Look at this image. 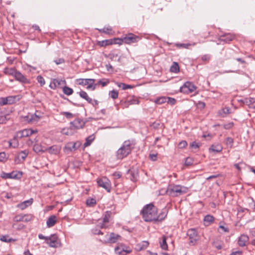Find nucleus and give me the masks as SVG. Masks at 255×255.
Wrapping results in <instances>:
<instances>
[{
  "instance_id": "nucleus-1",
  "label": "nucleus",
  "mask_w": 255,
  "mask_h": 255,
  "mask_svg": "<svg viewBox=\"0 0 255 255\" xmlns=\"http://www.w3.org/2000/svg\"><path fill=\"white\" fill-rule=\"evenodd\" d=\"M141 213L145 222H153L157 217V208L153 204L150 203L144 206Z\"/></svg>"
},
{
  "instance_id": "nucleus-2",
  "label": "nucleus",
  "mask_w": 255,
  "mask_h": 255,
  "mask_svg": "<svg viewBox=\"0 0 255 255\" xmlns=\"http://www.w3.org/2000/svg\"><path fill=\"white\" fill-rule=\"evenodd\" d=\"M133 145L134 144H133L132 141L130 140L125 141L122 146L117 151L116 155L117 158L122 159L128 155L133 148Z\"/></svg>"
},
{
  "instance_id": "nucleus-3",
  "label": "nucleus",
  "mask_w": 255,
  "mask_h": 255,
  "mask_svg": "<svg viewBox=\"0 0 255 255\" xmlns=\"http://www.w3.org/2000/svg\"><path fill=\"white\" fill-rule=\"evenodd\" d=\"M187 188L179 185H170L167 189V192L170 196L177 197L186 193Z\"/></svg>"
},
{
  "instance_id": "nucleus-4",
  "label": "nucleus",
  "mask_w": 255,
  "mask_h": 255,
  "mask_svg": "<svg viewBox=\"0 0 255 255\" xmlns=\"http://www.w3.org/2000/svg\"><path fill=\"white\" fill-rule=\"evenodd\" d=\"M141 39V38L133 33H129L123 37V41L126 44H130L137 42Z\"/></svg>"
},
{
  "instance_id": "nucleus-5",
  "label": "nucleus",
  "mask_w": 255,
  "mask_h": 255,
  "mask_svg": "<svg viewBox=\"0 0 255 255\" xmlns=\"http://www.w3.org/2000/svg\"><path fill=\"white\" fill-rule=\"evenodd\" d=\"M22 172L19 171H12L10 173L2 172L0 174V177L3 179H17L21 178Z\"/></svg>"
},
{
  "instance_id": "nucleus-6",
  "label": "nucleus",
  "mask_w": 255,
  "mask_h": 255,
  "mask_svg": "<svg viewBox=\"0 0 255 255\" xmlns=\"http://www.w3.org/2000/svg\"><path fill=\"white\" fill-rule=\"evenodd\" d=\"M98 186L105 189L108 192L111 190V184L110 180L106 177H102L97 180Z\"/></svg>"
},
{
  "instance_id": "nucleus-7",
  "label": "nucleus",
  "mask_w": 255,
  "mask_h": 255,
  "mask_svg": "<svg viewBox=\"0 0 255 255\" xmlns=\"http://www.w3.org/2000/svg\"><path fill=\"white\" fill-rule=\"evenodd\" d=\"M37 131L36 130H32L31 129H24L23 130L19 131L16 133L17 137L19 138L29 136L33 133H36Z\"/></svg>"
},
{
  "instance_id": "nucleus-8",
  "label": "nucleus",
  "mask_w": 255,
  "mask_h": 255,
  "mask_svg": "<svg viewBox=\"0 0 255 255\" xmlns=\"http://www.w3.org/2000/svg\"><path fill=\"white\" fill-rule=\"evenodd\" d=\"M187 235L189 238L190 243L192 244H194L199 239L197 232L194 229H189L187 231Z\"/></svg>"
},
{
  "instance_id": "nucleus-9",
  "label": "nucleus",
  "mask_w": 255,
  "mask_h": 255,
  "mask_svg": "<svg viewBox=\"0 0 255 255\" xmlns=\"http://www.w3.org/2000/svg\"><path fill=\"white\" fill-rule=\"evenodd\" d=\"M113 214H115V213H113L111 211H107L105 212L104 217L103 220V223H99V226H100V228H106L107 227V226H106V224L109 222L110 219Z\"/></svg>"
},
{
  "instance_id": "nucleus-10",
  "label": "nucleus",
  "mask_w": 255,
  "mask_h": 255,
  "mask_svg": "<svg viewBox=\"0 0 255 255\" xmlns=\"http://www.w3.org/2000/svg\"><path fill=\"white\" fill-rule=\"evenodd\" d=\"M71 128L74 129H79L82 128L85 125V122L80 119H77L74 121L70 122Z\"/></svg>"
},
{
  "instance_id": "nucleus-11",
  "label": "nucleus",
  "mask_w": 255,
  "mask_h": 255,
  "mask_svg": "<svg viewBox=\"0 0 255 255\" xmlns=\"http://www.w3.org/2000/svg\"><path fill=\"white\" fill-rule=\"evenodd\" d=\"M187 89L190 93L194 91L196 89V87L190 82H186L184 83V85L181 87L180 90L181 92L185 91L184 90Z\"/></svg>"
},
{
  "instance_id": "nucleus-12",
  "label": "nucleus",
  "mask_w": 255,
  "mask_h": 255,
  "mask_svg": "<svg viewBox=\"0 0 255 255\" xmlns=\"http://www.w3.org/2000/svg\"><path fill=\"white\" fill-rule=\"evenodd\" d=\"M14 77L16 80L22 83L28 84L30 83V81L18 71H17Z\"/></svg>"
},
{
  "instance_id": "nucleus-13",
  "label": "nucleus",
  "mask_w": 255,
  "mask_h": 255,
  "mask_svg": "<svg viewBox=\"0 0 255 255\" xmlns=\"http://www.w3.org/2000/svg\"><path fill=\"white\" fill-rule=\"evenodd\" d=\"M235 38L234 35L231 33H226L220 36L219 40L221 41H223L226 43H228L232 41Z\"/></svg>"
},
{
  "instance_id": "nucleus-14",
  "label": "nucleus",
  "mask_w": 255,
  "mask_h": 255,
  "mask_svg": "<svg viewBox=\"0 0 255 255\" xmlns=\"http://www.w3.org/2000/svg\"><path fill=\"white\" fill-rule=\"evenodd\" d=\"M120 250H121V247H117L115 248V252L116 254L120 255H127V254H129L131 252V250L129 247L125 246H123L122 251H120Z\"/></svg>"
},
{
  "instance_id": "nucleus-15",
  "label": "nucleus",
  "mask_w": 255,
  "mask_h": 255,
  "mask_svg": "<svg viewBox=\"0 0 255 255\" xmlns=\"http://www.w3.org/2000/svg\"><path fill=\"white\" fill-rule=\"evenodd\" d=\"M75 144L74 142H69L67 143L64 149V152L67 154H69V153L73 152L76 150Z\"/></svg>"
},
{
  "instance_id": "nucleus-16",
  "label": "nucleus",
  "mask_w": 255,
  "mask_h": 255,
  "mask_svg": "<svg viewBox=\"0 0 255 255\" xmlns=\"http://www.w3.org/2000/svg\"><path fill=\"white\" fill-rule=\"evenodd\" d=\"M63 83V84H66V81L65 80H59V79H53L52 82L50 83V85H49V87L52 89H56L57 87H59L61 84Z\"/></svg>"
},
{
  "instance_id": "nucleus-17",
  "label": "nucleus",
  "mask_w": 255,
  "mask_h": 255,
  "mask_svg": "<svg viewBox=\"0 0 255 255\" xmlns=\"http://www.w3.org/2000/svg\"><path fill=\"white\" fill-rule=\"evenodd\" d=\"M61 150V147L59 145H54L49 147L46 148L45 151H48L50 154H58Z\"/></svg>"
},
{
  "instance_id": "nucleus-18",
  "label": "nucleus",
  "mask_w": 255,
  "mask_h": 255,
  "mask_svg": "<svg viewBox=\"0 0 255 255\" xmlns=\"http://www.w3.org/2000/svg\"><path fill=\"white\" fill-rule=\"evenodd\" d=\"M33 203V199L31 198L29 200L24 201L17 205V207L21 210H24L27 207L30 206Z\"/></svg>"
},
{
  "instance_id": "nucleus-19",
  "label": "nucleus",
  "mask_w": 255,
  "mask_h": 255,
  "mask_svg": "<svg viewBox=\"0 0 255 255\" xmlns=\"http://www.w3.org/2000/svg\"><path fill=\"white\" fill-rule=\"evenodd\" d=\"M249 237L246 235H242L238 239V244L240 247H244L249 241Z\"/></svg>"
},
{
  "instance_id": "nucleus-20",
  "label": "nucleus",
  "mask_w": 255,
  "mask_h": 255,
  "mask_svg": "<svg viewBox=\"0 0 255 255\" xmlns=\"http://www.w3.org/2000/svg\"><path fill=\"white\" fill-rule=\"evenodd\" d=\"M57 238L54 235H51L50 237H48L46 241V243L49 245L50 247H56L55 243L57 241Z\"/></svg>"
},
{
  "instance_id": "nucleus-21",
  "label": "nucleus",
  "mask_w": 255,
  "mask_h": 255,
  "mask_svg": "<svg viewBox=\"0 0 255 255\" xmlns=\"http://www.w3.org/2000/svg\"><path fill=\"white\" fill-rule=\"evenodd\" d=\"M57 222V217L55 215L50 216L46 221L47 226L50 228L54 226Z\"/></svg>"
},
{
  "instance_id": "nucleus-22",
  "label": "nucleus",
  "mask_w": 255,
  "mask_h": 255,
  "mask_svg": "<svg viewBox=\"0 0 255 255\" xmlns=\"http://www.w3.org/2000/svg\"><path fill=\"white\" fill-rule=\"evenodd\" d=\"M25 121L29 123L37 122L40 119V117L37 116L36 114H29L24 117Z\"/></svg>"
},
{
  "instance_id": "nucleus-23",
  "label": "nucleus",
  "mask_w": 255,
  "mask_h": 255,
  "mask_svg": "<svg viewBox=\"0 0 255 255\" xmlns=\"http://www.w3.org/2000/svg\"><path fill=\"white\" fill-rule=\"evenodd\" d=\"M121 236L118 234H116L114 233H110V238L107 240V242H109V243H115L117 242Z\"/></svg>"
},
{
  "instance_id": "nucleus-24",
  "label": "nucleus",
  "mask_w": 255,
  "mask_h": 255,
  "mask_svg": "<svg viewBox=\"0 0 255 255\" xmlns=\"http://www.w3.org/2000/svg\"><path fill=\"white\" fill-rule=\"evenodd\" d=\"M77 81L79 85L86 86L90 82H95V80L94 79H79L77 80Z\"/></svg>"
},
{
  "instance_id": "nucleus-25",
  "label": "nucleus",
  "mask_w": 255,
  "mask_h": 255,
  "mask_svg": "<svg viewBox=\"0 0 255 255\" xmlns=\"http://www.w3.org/2000/svg\"><path fill=\"white\" fill-rule=\"evenodd\" d=\"M245 103L251 108L255 109V98H249L245 100Z\"/></svg>"
},
{
  "instance_id": "nucleus-26",
  "label": "nucleus",
  "mask_w": 255,
  "mask_h": 255,
  "mask_svg": "<svg viewBox=\"0 0 255 255\" xmlns=\"http://www.w3.org/2000/svg\"><path fill=\"white\" fill-rule=\"evenodd\" d=\"M17 70L14 68H5L3 70V72L5 74L8 75H11L12 76H14Z\"/></svg>"
},
{
  "instance_id": "nucleus-27",
  "label": "nucleus",
  "mask_w": 255,
  "mask_h": 255,
  "mask_svg": "<svg viewBox=\"0 0 255 255\" xmlns=\"http://www.w3.org/2000/svg\"><path fill=\"white\" fill-rule=\"evenodd\" d=\"M148 245L149 243L147 241H143L136 246V249L139 251L144 250L148 247Z\"/></svg>"
},
{
  "instance_id": "nucleus-28",
  "label": "nucleus",
  "mask_w": 255,
  "mask_h": 255,
  "mask_svg": "<svg viewBox=\"0 0 255 255\" xmlns=\"http://www.w3.org/2000/svg\"><path fill=\"white\" fill-rule=\"evenodd\" d=\"M45 147H42L40 144L35 143L33 145V150L37 152H44L45 151Z\"/></svg>"
},
{
  "instance_id": "nucleus-29",
  "label": "nucleus",
  "mask_w": 255,
  "mask_h": 255,
  "mask_svg": "<svg viewBox=\"0 0 255 255\" xmlns=\"http://www.w3.org/2000/svg\"><path fill=\"white\" fill-rule=\"evenodd\" d=\"M139 100L138 99H136L134 98H132V99H130L127 101L125 103V107L126 108H128L129 105H134L139 104Z\"/></svg>"
},
{
  "instance_id": "nucleus-30",
  "label": "nucleus",
  "mask_w": 255,
  "mask_h": 255,
  "mask_svg": "<svg viewBox=\"0 0 255 255\" xmlns=\"http://www.w3.org/2000/svg\"><path fill=\"white\" fill-rule=\"evenodd\" d=\"M167 212L166 210L162 211L159 215L157 214V217L155 219V221H162L167 216Z\"/></svg>"
},
{
  "instance_id": "nucleus-31",
  "label": "nucleus",
  "mask_w": 255,
  "mask_h": 255,
  "mask_svg": "<svg viewBox=\"0 0 255 255\" xmlns=\"http://www.w3.org/2000/svg\"><path fill=\"white\" fill-rule=\"evenodd\" d=\"M95 137L94 134H92L88 136L86 139V142L84 144V147H87L89 146L91 143L94 140Z\"/></svg>"
},
{
  "instance_id": "nucleus-32",
  "label": "nucleus",
  "mask_w": 255,
  "mask_h": 255,
  "mask_svg": "<svg viewBox=\"0 0 255 255\" xmlns=\"http://www.w3.org/2000/svg\"><path fill=\"white\" fill-rule=\"evenodd\" d=\"M223 148L220 144L212 145L209 148L210 150H212L215 152H219L222 151Z\"/></svg>"
},
{
  "instance_id": "nucleus-33",
  "label": "nucleus",
  "mask_w": 255,
  "mask_h": 255,
  "mask_svg": "<svg viewBox=\"0 0 255 255\" xmlns=\"http://www.w3.org/2000/svg\"><path fill=\"white\" fill-rule=\"evenodd\" d=\"M160 247L164 250H167L168 246L166 243V238L165 236L162 237V240L160 242Z\"/></svg>"
},
{
  "instance_id": "nucleus-34",
  "label": "nucleus",
  "mask_w": 255,
  "mask_h": 255,
  "mask_svg": "<svg viewBox=\"0 0 255 255\" xmlns=\"http://www.w3.org/2000/svg\"><path fill=\"white\" fill-rule=\"evenodd\" d=\"M170 70L171 72L177 73L179 71V67L178 64L174 62L171 66Z\"/></svg>"
},
{
  "instance_id": "nucleus-35",
  "label": "nucleus",
  "mask_w": 255,
  "mask_h": 255,
  "mask_svg": "<svg viewBox=\"0 0 255 255\" xmlns=\"http://www.w3.org/2000/svg\"><path fill=\"white\" fill-rule=\"evenodd\" d=\"M113 43V42L112 39H107L99 42V45L100 46H106L107 45H111Z\"/></svg>"
},
{
  "instance_id": "nucleus-36",
  "label": "nucleus",
  "mask_w": 255,
  "mask_h": 255,
  "mask_svg": "<svg viewBox=\"0 0 255 255\" xmlns=\"http://www.w3.org/2000/svg\"><path fill=\"white\" fill-rule=\"evenodd\" d=\"M117 85L119 87L122 88L123 90H126L128 89H131L132 88V86L130 85H127L123 83L117 82Z\"/></svg>"
},
{
  "instance_id": "nucleus-37",
  "label": "nucleus",
  "mask_w": 255,
  "mask_h": 255,
  "mask_svg": "<svg viewBox=\"0 0 255 255\" xmlns=\"http://www.w3.org/2000/svg\"><path fill=\"white\" fill-rule=\"evenodd\" d=\"M63 92L65 95L67 96H70L73 93V89L66 86L63 88Z\"/></svg>"
},
{
  "instance_id": "nucleus-38",
  "label": "nucleus",
  "mask_w": 255,
  "mask_h": 255,
  "mask_svg": "<svg viewBox=\"0 0 255 255\" xmlns=\"http://www.w3.org/2000/svg\"><path fill=\"white\" fill-rule=\"evenodd\" d=\"M79 96H80L81 98L85 99V100H86L88 102H89V101H90V100L91 99V98H90L88 96V95L87 94V93L85 92V91H81L79 93Z\"/></svg>"
},
{
  "instance_id": "nucleus-39",
  "label": "nucleus",
  "mask_w": 255,
  "mask_h": 255,
  "mask_svg": "<svg viewBox=\"0 0 255 255\" xmlns=\"http://www.w3.org/2000/svg\"><path fill=\"white\" fill-rule=\"evenodd\" d=\"M18 137H17V135L15 134L13 138L11 139L12 143H13V148H17L19 146V141L18 140Z\"/></svg>"
},
{
  "instance_id": "nucleus-40",
  "label": "nucleus",
  "mask_w": 255,
  "mask_h": 255,
  "mask_svg": "<svg viewBox=\"0 0 255 255\" xmlns=\"http://www.w3.org/2000/svg\"><path fill=\"white\" fill-rule=\"evenodd\" d=\"M18 96H8L6 97V99H7V104H12L15 103Z\"/></svg>"
},
{
  "instance_id": "nucleus-41",
  "label": "nucleus",
  "mask_w": 255,
  "mask_h": 255,
  "mask_svg": "<svg viewBox=\"0 0 255 255\" xmlns=\"http://www.w3.org/2000/svg\"><path fill=\"white\" fill-rule=\"evenodd\" d=\"M166 97H161L156 98L154 100V102L157 104L160 105L164 103H166Z\"/></svg>"
},
{
  "instance_id": "nucleus-42",
  "label": "nucleus",
  "mask_w": 255,
  "mask_h": 255,
  "mask_svg": "<svg viewBox=\"0 0 255 255\" xmlns=\"http://www.w3.org/2000/svg\"><path fill=\"white\" fill-rule=\"evenodd\" d=\"M28 154V152L26 150L21 151L18 154V158H21L24 160Z\"/></svg>"
},
{
  "instance_id": "nucleus-43",
  "label": "nucleus",
  "mask_w": 255,
  "mask_h": 255,
  "mask_svg": "<svg viewBox=\"0 0 255 255\" xmlns=\"http://www.w3.org/2000/svg\"><path fill=\"white\" fill-rule=\"evenodd\" d=\"M0 240L2 242H5V243H10L12 241H14V240H13V239H12L11 238H9V236H7V235H2V236H1L0 237Z\"/></svg>"
},
{
  "instance_id": "nucleus-44",
  "label": "nucleus",
  "mask_w": 255,
  "mask_h": 255,
  "mask_svg": "<svg viewBox=\"0 0 255 255\" xmlns=\"http://www.w3.org/2000/svg\"><path fill=\"white\" fill-rule=\"evenodd\" d=\"M110 81L108 79H100L98 81L97 85H101L103 87H105L107 86L108 84H109Z\"/></svg>"
},
{
  "instance_id": "nucleus-45",
  "label": "nucleus",
  "mask_w": 255,
  "mask_h": 255,
  "mask_svg": "<svg viewBox=\"0 0 255 255\" xmlns=\"http://www.w3.org/2000/svg\"><path fill=\"white\" fill-rule=\"evenodd\" d=\"M86 204L88 206H93L96 204V200L94 198L88 199Z\"/></svg>"
},
{
  "instance_id": "nucleus-46",
  "label": "nucleus",
  "mask_w": 255,
  "mask_h": 255,
  "mask_svg": "<svg viewBox=\"0 0 255 255\" xmlns=\"http://www.w3.org/2000/svg\"><path fill=\"white\" fill-rule=\"evenodd\" d=\"M119 93L118 92L113 90L110 93V96L113 99H116L118 98Z\"/></svg>"
},
{
  "instance_id": "nucleus-47",
  "label": "nucleus",
  "mask_w": 255,
  "mask_h": 255,
  "mask_svg": "<svg viewBox=\"0 0 255 255\" xmlns=\"http://www.w3.org/2000/svg\"><path fill=\"white\" fill-rule=\"evenodd\" d=\"M214 218L213 216H212L211 215H208L205 217L204 220L205 222H207V223H210L214 221Z\"/></svg>"
},
{
  "instance_id": "nucleus-48",
  "label": "nucleus",
  "mask_w": 255,
  "mask_h": 255,
  "mask_svg": "<svg viewBox=\"0 0 255 255\" xmlns=\"http://www.w3.org/2000/svg\"><path fill=\"white\" fill-rule=\"evenodd\" d=\"M222 113H220V114L222 116V117H224L226 116L227 115L230 113V108H229L228 107H226V108H223L222 110Z\"/></svg>"
},
{
  "instance_id": "nucleus-49",
  "label": "nucleus",
  "mask_w": 255,
  "mask_h": 255,
  "mask_svg": "<svg viewBox=\"0 0 255 255\" xmlns=\"http://www.w3.org/2000/svg\"><path fill=\"white\" fill-rule=\"evenodd\" d=\"M110 58L112 60H115L118 58V60H119L120 59V56L119 54L116 52H113L112 53L110 54Z\"/></svg>"
},
{
  "instance_id": "nucleus-50",
  "label": "nucleus",
  "mask_w": 255,
  "mask_h": 255,
  "mask_svg": "<svg viewBox=\"0 0 255 255\" xmlns=\"http://www.w3.org/2000/svg\"><path fill=\"white\" fill-rule=\"evenodd\" d=\"M194 160L192 158L188 157L185 159V164L187 166L191 165L193 164Z\"/></svg>"
},
{
  "instance_id": "nucleus-51",
  "label": "nucleus",
  "mask_w": 255,
  "mask_h": 255,
  "mask_svg": "<svg viewBox=\"0 0 255 255\" xmlns=\"http://www.w3.org/2000/svg\"><path fill=\"white\" fill-rule=\"evenodd\" d=\"M166 102L168 104L171 105H174L175 104L176 100L174 98L166 97Z\"/></svg>"
},
{
  "instance_id": "nucleus-52",
  "label": "nucleus",
  "mask_w": 255,
  "mask_h": 255,
  "mask_svg": "<svg viewBox=\"0 0 255 255\" xmlns=\"http://www.w3.org/2000/svg\"><path fill=\"white\" fill-rule=\"evenodd\" d=\"M211 59V56L209 54H205L201 57V60L205 63H208Z\"/></svg>"
},
{
  "instance_id": "nucleus-53",
  "label": "nucleus",
  "mask_w": 255,
  "mask_h": 255,
  "mask_svg": "<svg viewBox=\"0 0 255 255\" xmlns=\"http://www.w3.org/2000/svg\"><path fill=\"white\" fill-rule=\"evenodd\" d=\"M95 82H90L89 83V84L87 85V89H91L92 90H94L96 89L97 84H94Z\"/></svg>"
},
{
  "instance_id": "nucleus-54",
  "label": "nucleus",
  "mask_w": 255,
  "mask_h": 255,
  "mask_svg": "<svg viewBox=\"0 0 255 255\" xmlns=\"http://www.w3.org/2000/svg\"><path fill=\"white\" fill-rule=\"evenodd\" d=\"M37 80L41 86H43L45 83L44 79L40 75L37 77Z\"/></svg>"
},
{
  "instance_id": "nucleus-55",
  "label": "nucleus",
  "mask_w": 255,
  "mask_h": 255,
  "mask_svg": "<svg viewBox=\"0 0 255 255\" xmlns=\"http://www.w3.org/2000/svg\"><path fill=\"white\" fill-rule=\"evenodd\" d=\"M233 142V139L231 137H228L226 139V144L230 146V147L232 146Z\"/></svg>"
},
{
  "instance_id": "nucleus-56",
  "label": "nucleus",
  "mask_w": 255,
  "mask_h": 255,
  "mask_svg": "<svg viewBox=\"0 0 255 255\" xmlns=\"http://www.w3.org/2000/svg\"><path fill=\"white\" fill-rule=\"evenodd\" d=\"M23 215H17L15 216L13 218V220L15 222H23Z\"/></svg>"
},
{
  "instance_id": "nucleus-57",
  "label": "nucleus",
  "mask_w": 255,
  "mask_h": 255,
  "mask_svg": "<svg viewBox=\"0 0 255 255\" xmlns=\"http://www.w3.org/2000/svg\"><path fill=\"white\" fill-rule=\"evenodd\" d=\"M200 144L199 143L196 142V141H193L190 144V147L192 148H198L200 146Z\"/></svg>"
},
{
  "instance_id": "nucleus-58",
  "label": "nucleus",
  "mask_w": 255,
  "mask_h": 255,
  "mask_svg": "<svg viewBox=\"0 0 255 255\" xmlns=\"http://www.w3.org/2000/svg\"><path fill=\"white\" fill-rule=\"evenodd\" d=\"M6 156L5 152H0V161L5 162L6 160Z\"/></svg>"
},
{
  "instance_id": "nucleus-59",
  "label": "nucleus",
  "mask_w": 255,
  "mask_h": 255,
  "mask_svg": "<svg viewBox=\"0 0 255 255\" xmlns=\"http://www.w3.org/2000/svg\"><path fill=\"white\" fill-rule=\"evenodd\" d=\"M62 114L67 119H71L73 117V114L70 112H64Z\"/></svg>"
},
{
  "instance_id": "nucleus-60",
  "label": "nucleus",
  "mask_w": 255,
  "mask_h": 255,
  "mask_svg": "<svg viewBox=\"0 0 255 255\" xmlns=\"http://www.w3.org/2000/svg\"><path fill=\"white\" fill-rule=\"evenodd\" d=\"M110 238V234H107L103 239L100 240V241L104 244H108L109 242H107V240Z\"/></svg>"
},
{
  "instance_id": "nucleus-61",
  "label": "nucleus",
  "mask_w": 255,
  "mask_h": 255,
  "mask_svg": "<svg viewBox=\"0 0 255 255\" xmlns=\"http://www.w3.org/2000/svg\"><path fill=\"white\" fill-rule=\"evenodd\" d=\"M7 104V99L6 98H0V105L3 106Z\"/></svg>"
},
{
  "instance_id": "nucleus-62",
  "label": "nucleus",
  "mask_w": 255,
  "mask_h": 255,
  "mask_svg": "<svg viewBox=\"0 0 255 255\" xmlns=\"http://www.w3.org/2000/svg\"><path fill=\"white\" fill-rule=\"evenodd\" d=\"M187 145V142L185 140H182L179 142L178 146L180 148H183Z\"/></svg>"
},
{
  "instance_id": "nucleus-63",
  "label": "nucleus",
  "mask_w": 255,
  "mask_h": 255,
  "mask_svg": "<svg viewBox=\"0 0 255 255\" xmlns=\"http://www.w3.org/2000/svg\"><path fill=\"white\" fill-rule=\"evenodd\" d=\"M88 103L89 104L92 105L94 107L97 106L99 104V102L97 100H95V99H92L91 98Z\"/></svg>"
},
{
  "instance_id": "nucleus-64",
  "label": "nucleus",
  "mask_w": 255,
  "mask_h": 255,
  "mask_svg": "<svg viewBox=\"0 0 255 255\" xmlns=\"http://www.w3.org/2000/svg\"><path fill=\"white\" fill-rule=\"evenodd\" d=\"M31 220V217L29 215H24L23 222H28Z\"/></svg>"
}]
</instances>
